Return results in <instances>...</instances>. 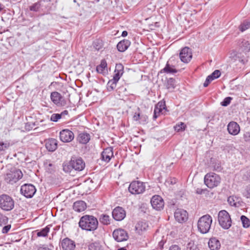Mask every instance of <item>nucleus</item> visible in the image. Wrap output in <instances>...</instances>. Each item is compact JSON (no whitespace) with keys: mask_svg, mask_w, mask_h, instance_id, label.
I'll return each instance as SVG.
<instances>
[{"mask_svg":"<svg viewBox=\"0 0 250 250\" xmlns=\"http://www.w3.org/2000/svg\"><path fill=\"white\" fill-rule=\"evenodd\" d=\"M89 250H102V246L99 242H95L88 245Z\"/></svg>","mask_w":250,"mask_h":250,"instance_id":"37","label":"nucleus"},{"mask_svg":"<svg viewBox=\"0 0 250 250\" xmlns=\"http://www.w3.org/2000/svg\"><path fill=\"white\" fill-rule=\"evenodd\" d=\"M173 67V66H170L168 62L162 70L167 73H175L177 72V70Z\"/></svg>","mask_w":250,"mask_h":250,"instance_id":"33","label":"nucleus"},{"mask_svg":"<svg viewBox=\"0 0 250 250\" xmlns=\"http://www.w3.org/2000/svg\"><path fill=\"white\" fill-rule=\"evenodd\" d=\"M160 114H158V113H156L154 111V114L153 116V118L154 120H156L157 118L159 116Z\"/></svg>","mask_w":250,"mask_h":250,"instance_id":"62","label":"nucleus"},{"mask_svg":"<svg viewBox=\"0 0 250 250\" xmlns=\"http://www.w3.org/2000/svg\"><path fill=\"white\" fill-rule=\"evenodd\" d=\"M114 72L113 79L109 80L107 84L108 91H112L116 87L117 83L124 73L123 65L121 63L117 64Z\"/></svg>","mask_w":250,"mask_h":250,"instance_id":"4","label":"nucleus"},{"mask_svg":"<svg viewBox=\"0 0 250 250\" xmlns=\"http://www.w3.org/2000/svg\"><path fill=\"white\" fill-rule=\"evenodd\" d=\"M74 169L72 167L71 161L69 162L65 163L63 164V170L66 173H70L71 171Z\"/></svg>","mask_w":250,"mask_h":250,"instance_id":"36","label":"nucleus"},{"mask_svg":"<svg viewBox=\"0 0 250 250\" xmlns=\"http://www.w3.org/2000/svg\"><path fill=\"white\" fill-rule=\"evenodd\" d=\"M41 1H39L29 6V9L31 11L37 12L39 11L40 9L41 8Z\"/></svg>","mask_w":250,"mask_h":250,"instance_id":"35","label":"nucleus"},{"mask_svg":"<svg viewBox=\"0 0 250 250\" xmlns=\"http://www.w3.org/2000/svg\"><path fill=\"white\" fill-rule=\"evenodd\" d=\"M74 138L72 131L68 129H64L60 132V140L64 143H69Z\"/></svg>","mask_w":250,"mask_h":250,"instance_id":"12","label":"nucleus"},{"mask_svg":"<svg viewBox=\"0 0 250 250\" xmlns=\"http://www.w3.org/2000/svg\"><path fill=\"white\" fill-rule=\"evenodd\" d=\"M90 140L89 134L86 132L80 133L77 137V140L80 144H86Z\"/></svg>","mask_w":250,"mask_h":250,"instance_id":"25","label":"nucleus"},{"mask_svg":"<svg viewBox=\"0 0 250 250\" xmlns=\"http://www.w3.org/2000/svg\"><path fill=\"white\" fill-rule=\"evenodd\" d=\"M50 99L52 102L58 106H64L66 104V101L64 97L58 92L51 93Z\"/></svg>","mask_w":250,"mask_h":250,"instance_id":"10","label":"nucleus"},{"mask_svg":"<svg viewBox=\"0 0 250 250\" xmlns=\"http://www.w3.org/2000/svg\"><path fill=\"white\" fill-rule=\"evenodd\" d=\"M68 111L66 110H65L63 111L61 113H60V115H61V117L62 118L64 116L68 115Z\"/></svg>","mask_w":250,"mask_h":250,"instance_id":"61","label":"nucleus"},{"mask_svg":"<svg viewBox=\"0 0 250 250\" xmlns=\"http://www.w3.org/2000/svg\"><path fill=\"white\" fill-rule=\"evenodd\" d=\"M35 126V124H33L32 126H31L30 124L28 123L25 125V128L28 130H30L33 128V127Z\"/></svg>","mask_w":250,"mask_h":250,"instance_id":"58","label":"nucleus"},{"mask_svg":"<svg viewBox=\"0 0 250 250\" xmlns=\"http://www.w3.org/2000/svg\"><path fill=\"white\" fill-rule=\"evenodd\" d=\"M218 219L219 225L224 229H228L231 227V219L227 211L222 210L219 211Z\"/></svg>","mask_w":250,"mask_h":250,"instance_id":"7","label":"nucleus"},{"mask_svg":"<svg viewBox=\"0 0 250 250\" xmlns=\"http://www.w3.org/2000/svg\"><path fill=\"white\" fill-rule=\"evenodd\" d=\"M186 127V125L184 123L181 122L180 124L176 125L174 126L175 130L177 132H180L181 131H183L185 130Z\"/></svg>","mask_w":250,"mask_h":250,"instance_id":"43","label":"nucleus"},{"mask_svg":"<svg viewBox=\"0 0 250 250\" xmlns=\"http://www.w3.org/2000/svg\"><path fill=\"white\" fill-rule=\"evenodd\" d=\"M23 176L21 171L15 167L7 170L3 175L4 181L8 184L13 185L22 178Z\"/></svg>","mask_w":250,"mask_h":250,"instance_id":"2","label":"nucleus"},{"mask_svg":"<svg viewBox=\"0 0 250 250\" xmlns=\"http://www.w3.org/2000/svg\"><path fill=\"white\" fill-rule=\"evenodd\" d=\"M50 230L49 226H46L45 228L42 229L40 230H37V235L38 237H45L47 236L48 233Z\"/></svg>","mask_w":250,"mask_h":250,"instance_id":"32","label":"nucleus"},{"mask_svg":"<svg viewBox=\"0 0 250 250\" xmlns=\"http://www.w3.org/2000/svg\"><path fill=\"white\" fill-rule=\"evenodd\" d=\"M228 130L230 134L236 135L240 132V126L235 122H230L228 125Z\"/></svg>","mask_w":250,"mask_h":250,"instance_id":"19","label":"nucleus"},{"mask_svg":"<svg viewBox=\"0 0 250 250\" xmlns=\"http://www.w3.org/2000/svg\"><path fill=\"white\" fill-rule=\"evenodd\" d=\"M209 78V77L208 76L207 77L206 80V81H206V82L208 83H209H209H210L212 80H211V79Z\"/></svg>","mask_w":250,"mask_h":250,"instance_id":"63","label":"nucleus"},{"mask_svg":"<svg viewBox=\"0 0 250 250\" xmlns=\"http://www.w3.org/2000/svg\"><path fill=\"white\" fill-rule=\"evenodd\" d=\"M127 35V32L126 31H124L122 33V36L123 37H126Z\"/></svg>","mask_w":250,"mask_h":250,"instance_id":"64","label":"nucleus"},{"mask_svg":"<svg viewBox=\"0 0 250 250\" xmlns=\"http://www.w3.org/2000/svg\"><path fill=\"white\" fill-rule=\"evenodd\" d=\"M93 46L96 50H100L103 47V41L100 39H96L93 42Z\"/></svg>","mask_w":250,"mask_h":250,"instance_id":"31","label":"nucleus"},{"mask_svg":"<svg viewBox=\"0 0 250 250\" xmlns=\"http://www.w3.org/2000/svg\"><path fill=\"white\" fill-rule=\"evenodd\" d=\"M112 235L114 239L117 242L126 241L128 238L127 232L122 229H118L114 230Z\"/></svg>","mask_w":250,"mask_h":250,"instance_id":"11","label":"nucleus"},{"mask_svg":"<svg viewBox=\"0 0 250 250\" xmlns=\"http://www.w3.org/2000/svg\"><path fill=\"white\" fill-rule=\"evenodd\" d=\"M142 118H144V120H146V117L141 116L140 114H135L133 116V119L134 121H138Z\"/></svg>","mask_w":250,"mask_h":250,"instance_id":"52","label":"nucleus"},{"mask_svg":"<svg viewBox=\"0 0 250 250\" xmlns=\"http://www.w3.org/2000/svg\"><path fill=\"white\" fill-rule=\"evenodd\" d=\"M113 156V148L112 147H107L104 149L101 153V158L102 160L109 162L111 157Z\"/></svg>","mask_w":250,"mask_h":250,"instance_id":"20","label":"nucleus"},{"mask_svg":"<svg viewBox=\"0 0 250 250\" xmlns=\"http://www.w3.org/2000/svg\"><path fill=\"white\" fill-rule=\"evenodd\" d=\"M61 118H62V117L60 114L54 113L51 116L50 120L54 122H57Z\"/></svg>","mask_w":250,"mask_h":250,"instance_id":"44","label":"nucleus"},{"mask_svg":"<svg viewBox=\"0 0 250 250\" xmlns=\"http://www.w3.org/2000/svg\"><path fill=\"white\" fill-rule=\"evenodd\" d=\"M208 246L210 250H218L221 247V243L216 238L212 237L208 242Z\"/></svg>","mask_w":250,"mask_h":250,"instance_id":"22","label":"nucleus"},{"mask_svg":"<svg viewBox=\"0 0 250 250\" xmlns=\"http://www.w3.org/2000/svg\"><path fill=\"white\" fill-rule=\"evenodd\" d=\"M241 220L244 228H248L250 226V220L245 216L242 215Z\"/></svg>","mask_w":250,"mask_h":250,"instance_id":"39","label":"nucleus"},{"mask_svg":"<svg viewBox=\"0 0 250 250\" xmlns=\"http://www.w3.org/2000/svg\"><path fill=\"white\" fill-rule=\"evenodd\" d=\"M112 217L116 221H120L123 220L126 216V212L121 207L115 208L112 211Z\"/></svg>","mask_w":250,"mask_h":250,"instance_id":"16","label":"nucleus"},{"mask_svg":"<svg viewBox=\"0 0 250 250\" xmlns=\"http://www.w3.org/2000/svg\"><path fill=\"white\" fill-rule=\"evenodd\" d=\"M145 184L139 181L132 182L128 187L129 191L134 194L142 193L145 191Z\"/></svg>","mask_w":250,"mask_h":250,"instance_id":"8","label":"nucleus"},{"mask_svg":"<svg viewBox=\"0 0 250 250\" xmlns=\"http://www.w3.org/2000/svg\"><path fill=\"white\" fill-rule=\"evenodd\" d=\"M231 100H232L231 97H226L221 103V104L223 106H227L230 104Z\"/></svg>","mask_w":250,"mask_h":250,"instance_id":"46","label":"nucleus"},{"mask_svg":"<svg viewBox=\"0 0 250 250\" xmlns=\"http://www.w3.org/2000/svg\"><path fill=\"white\" fill-rule=\"evenodd\" d=\"M246 196L248 198H250V187H249L247 190Z\"/></svg>","mask_w":250,"mask_h":250,"instance_id":"60","label":"nucleus"},{"mask_svg":"<svg viewBox=\"0 0 250 250\" xmlns=\"http://www.w3.org/2000/svg\"><path fill=\"white\" fill-rule=\"evenodd\" d=\"M239 62L242 63L243 64H246L248 62V59L247 57H245L244 58H240L239 59Z\"/></svg>","mask_w":250,"mask_h":250,"instance_id":"56","label":"nucleus"},{"mask_svg":"<svg viewBox=\"0 0 250 250\" xmlns=\"http://www.w3.org/2000/svg\"><path fill=\"white\" fill-rule=\"evenodd\" d=\"M98 224L97 219L92 215H89L82 216L79 222V227L82 229L90 231L96 230L98 228Z\"/></svg>","mask_w":250,"mask_h":250,"instance_id":"1","label":"nucleus"},{"mask_svg":"<svg viewBox=\"0 0 250 250\" xmlns=\"http://www.w3.org/2000/svg\"><path fill=\"white\" fill-rule=\"evenodd\" d=\"M155 106H156L158 108L162 109L163 111L164 110V112L167 111L166 103H165V101H164L163 100H162V101L159 102Z\"/></svg>","mask_w":250,"mask_h":250,"instance_id":"42","label":"nucleus"},{"mask_svg":"<svg viewBox=\"0 0 250 250\" xmlns=\"http://www.w3.org/2000/svg\"><path fill=\"white\" fill-rule=\"evenodd\" d=\"M37 250H51L50 249L45 246V245L37 246Z\"/></svg>","mask_w":250,"mask_h":250,"instance_id":"51","label":"nucleus"},{"mask_svg":"<svg viewBox=\"0 0 250 250\" xmlns=\"http://www.w3.org/2000/svg\"><path fill=\"white\" fill-rule=\"evenodd\" d=\"M245 176H246L247 180L250 181V170H248L246 172L245 174Z\"/></svg>","mask_w":250,"mask_h":250,"instance_id":"59","label":"nucleus"},{"mask_svg":"<svg viewBox=\"0 0 250 250\" xmlns=\"http://www.w3.org/2000/svg\"><path fill=\"white\" fill-rule=\"evenodd\" d=\"M44 166L46 170L50 173L53 172L55 170V166L50 160H46L44 162Z\"/></svg>","mask_w":250,"mask_h":250,"instance_id":"28","label":"nucleus"},{"mask_svg":"<svg viewBox=\"0 0 250 250\" xmlns=\"http://www.w3.org/2000/svg\"><path fill=\"white\" fill-rule=\"evenodd\" d=\"M166 86L168 89H173L175 87V80L172 78H169L166 83Z\"/></svg>","mask_w":250,"mask_h":250,"instance_id":"34","label":"nucleus"},{"mask_svg":"<svg viewBox=\"0 0 250 250\" xmlns=\"http://www.w3.org/2000/svg\"><path fill=\"white\" fill-rule=\"evenodd\" d=\"M99 221L104 225H108L110 224L111 218L109 215L102 214L99 217Z\"/></svg>","mask_w":250,"mask_h":250,"instance_id":"30","label":"nucleus"},{"mask_svg":"<svg viewBox=\"0 0 250 250\" xmlns=\"http://www.w3.org/2000/svg\"><path fill=\"white\" fill-rule=\"evenodd\" d=\"M15 201L10 196L6 194L0 195V208L5 211H10L13 209Z\"/></svg>","mask_w":250,"mask_h":250,"instance_id":"5","label":"nucleus"},{"mask_svg":"<svg viewBox=\"0 0 250 250\" xmlns=\"http://www.w3.org/2000/svg\"><path fill=\"white\" fill-rule=\"evenodd\" d=\"M240 47L242 51L244 53L249 52L250 51V43L248 41L243 40L240 44Z\"/></svg>","mask_w":250,"mask_h":250,"instance_id":"29","label":"nucleus"},{"mask_svg":"<svg viewBox=\"0 0 250 250\" xmlns=\"http://www.w3.org/2000/svg\"><path fill=\"white\" fill-rule=\"evenodd\" d=\"M10 146L9 143L6 142L4 143L3 142H0V151H4L5 149H7Z\"/></svg>","mask_w":250,"mask_h":250,"instance_id":"47","label":"nucleus"},{"mask_svg":"<svg viewBox=\"0 0 250 250\" xmlns=\"http://www.w3.org/2000/svg\"><path fill=\"white\" fill-rule=\"evenodd\" d=\"M169 250H180V248L177 245H172L170 248Z\"/></svg>","mask_w":250,"mask_h":250,"instance_id":"57","label":"nucleus"},{"mask_svg":"<svg viewBox=\"0 0 250 250\" xmlns=\"http://www.w3.org/2000/svg\"><path fill=\"white\" fill-rule=\"evenodd\" d=\"M58 141L54 138L49 139L45 141V147L49 151H54L57 148Z\"/></svg>","mask_w":250,"mask_h":250,"instance_id":"21","label":"nucleus"},{"mask_svg":"<svg viewBox=\"0 0 250 250\" xmlns=\"http://www.w3.org/2000/svg\"><path fill=\"white\" fill-rule=\"evenodd\" d=\"M8 222V218L0 213V226L5 225Z\"/></svg>","mask_w":250,"mask_h":250,"instance_id":"45","label":"nucleus"},{"mask_svg":"<svg viewBox=\"0 0 250 250\" xmlns=\"http://www.w3.org/2000/svg\"><path fill=\"white\" fill-rule=\"evenodd\" d=\"M107 68V63L104 60H102L101 63L96 67V70L98 73L100 74H104Z\"/></svg>","mask_w":250,"mask_h":250,"instance_id":"27","label":"nucleus"},{"mask_svg":"<svg viewBox=\"0 0 250 250\" xmlns=\"http://www.w3.org/2000/svg\"><path fill=\"white\" fill-rule=\"evenodd\" d=\"M208 191L207 188L202 189L201 188H197L195 190V193L197 194H202L205 191Z\"/></svg>","mask_w":250,"mask_h":250,"instance_id":"50","label":"nucleus"},{"mask_svg":"<svg viewBox=\"0 0 250 250\" xmlns=\"http://www.w3.org/2000/svg\"><path fill=\"white\" fill-rule=\"evenodd\" d=\"M163 110L158 108L156 106H155L154 111L156 113H158V114H160L161 113L162 114H164V113L163 112Z\"/></svg>","mask_w":250,"mask_h":250,"instance_id":"55","label":"nucleus"},{"mask_svg":"<svg viewBox=\"0 0 250 250\" xmlns=\"http://www.w3.org/2000/svg\"><path fill=\"white\" fill-rule=\"evenodd\" d=\"M130 42L127 40H123L119 42L117 45V48L120 52L125 51L130 46Z\"/></svg>","mask_w":250,"mask_h":250,"instance_id":"24","label":"nucleus"},{"mask_svg":"<svg viewBox=\"0 0 250 250\" xmlns=\"http://www.w3.org/2000/svg\"><path fill=\"white\" fill-rule=\"evenodd\" d=\"M181 61L185 63L188 62L192 57L191 49L188 47L183 48L179 54Z\"/></svg>","mask_w":250,"mask_h":250,"instance_id":"14","label":"nucleus"},{"mask_svg":"<svg viewBox=\"0 0 250 250\" xmlns=\"http://www.w3.org/2000/svg\"><path fill=\"white\" fill-rule=\"evenodd\" d=\"M21 192L26 198H32L36 192L35 186L32 184H25L21 186Z\"/></svg>","mask_w":250,"mask_h":250,"instance_id":"9","label":"nucleus"},{"mask_svg":"<svg viewBox=\"0 0 250 250\" xmlns=\"http://www.w3.org/2000/svg\"><path fill=\"white\" fill-rule=\"evenodd\" d=\"M61 243L63 250H74L76 247L75 242L67 237L63 239Z\"/></svg>","mask_w":250,"mask_h":250,"instance_id":"18","label":"nucleus"},{"mask_svg":"<svg viewBox=\"0 0 250 250\" xmlns=\"http://www.w3.org/2000/svg\"><path fill=\"white\" fill-rule=\"evenodd\" d=\"M220 176L215 173H207L204 177V183L209 188L217 187L220 183Z\"/></svg>","mask_w":250,"mask_h":250,"instance_id":"6","label":"nucleus"},{"mask_svg":"<svg viewBox=\"0 0 250 250\" xmlns=\"http://www.w3.org/2000/svg\"><path fill=\"white\" fill-rule=\"evenodd\" d=\"M150 203L152 208L157 210H161L164 207V200L159 195H154L151 199Z\"/></svg>","mask_w":250,"mask_h":250,"instance_id":"13","label":"nucleus"},{"mask_svg":"<svg viewBox=\"0 0 250 250\" xmlns=\"http://www.w3.org/2000/svg\"><path fill=\"white\" fill-rule=\"evenodd\" d=\"M70 161L75 170L81 171L85 167V163L81 158L72 157Z\"/></svg>","mask_w":250,"mask_h":250,"instance_id":"15","label":"nucleus"},{"mask_svg":"<svg viewBox=\"0 0 250 250\" xmlns=\"http://www.w3.org/2000/svg\"><path fill=\"white\" fill-rule=\"evenodd\" d=\"M73 208L75 211L81 212L86 208V204L83 201H77L74 203Z\"/></svg>","mask_w":250,"mask_h":250,"instance_id":"23","label":"nucleus"},{"mask_svg":"<svg viewBox=\"0 0 250 250\" xmlns=\"http://www.w3.org/2000/svg\"><path fill=\"white\" fill-rule=\"evenodd\" d=\"M191 245V244L190 243H189L188 244L187 249H189V250H196V249H197L196 246H194L193 245L192 246Z\"/></svg>","mask_w":250,"mask_h":250,"instance_id":"54","label":"nucleus"},{"mask_svg":"<svg viewBox=\"0 0 250 250\" xmlns=\"http://www.w3.org/2000/svg\"><path fill=\"white\" fill-rule=\"evenodd\" d=\"M220 71L219 70H215L208 76L209 77V78L211 79V80L213 81V80L219 78L220 76Z\"/></svg>","mask_w":250,"mask_h":250,"instance_id":"41","label":"nucleus"},{"mask_svg":"<svg viewBox=\"0 0 250 250\" xmlns=\"http://www.w3.org/2000/svg\"><path fill=\"white\" fill-rule=\"evenodd\" d=\"M249 28H250V21H244L239 27V30L242 32L245 31Z\"/></svg>","mask_w":250,"mask_h":250,"instance_id":"38","label":"nucleus"},{"mask_svg":"<svg viewBox=\"0 0 250 250\" xmlns=\"http://www.w3.org/2000/svg\"><path fill=\"white\" fill-rule=\"evenodd\" d=\"M212 217L208 214L203 215L198 221V229L202 234L209 232L212 224Z\"/></svg>","mask_w":250,"mask_h":250,"instance_id":"3","label":"nucleus"},{"mask_svg":"<svg viewBox=\"0 0 250 250\" xmlns=\"http://www.w3.org/2000/svg\"><path fill=\"white\" fill-rule=\"evenodd\" d=\"M238 200L236 197L230 196L228 198V202L229 204L231 206H237V200Z\"/></svg>","mask_w":250,"mask_h":250,"instance_id":"40","label":"nucleus"},{"mask_svg":"<svg viewBox=\"0 0 250 250\" xmlns=\"http://www.w3.org/2000/svg\"><path fill=\"white\" fill-rule=\"evenodd\" d=\"M243 138L246 142H250V132H246L243 134Z\"/></svg>","mask_w":250,"mask_h":250,"instance_id":"48","label":"nucleus"},{"mask_svg":"<svg viewBox=\"0 0 250 250\" xmlns=\"http://www.w3.org/2000/svg\"><path fill=\"white\" fill-rule=\"evenodd\" d=\"M140 209L142 212H146L147 210L146 205V204H142L140 207Z\"/></svg>","mask_w":250,"mask_h":250,"instance_id":"53","label":"nucleus"},{"mask_svg":"<svg viewBox=\"0 0 250 250\" xmlns=\"http://www.w3.org/2000/svg\"><path fill=\"white\" fill-rule=\"evenodd\" d=\"M174 217L176 221L179 223L186 221L188 218V213L186 210L183 209H177L174 213Z\"/></svg>","mask_w":250,"mask_h":250,"instance_id":"17","label":"nucleus"},{"mask_svg":"<svg viewBox=\"0 0 250 250\" xmlns=\"http://www.w3.org/2000/svg\"><path fill=\"white\" fill-rule=\"evenodd\" d=\"M11 225L5 226L2 229V233H7L11 229Z\"/></svg>","mask_w":250,"mask_h":250,"instance_id":"49","label":"nucleus"},{"mask_svg":"<svg viewBox=\"0 0 250 250\" xmlns=\"http://www.w3.org/2000/svg\"><path fill=\"white\" fill-rule=\"evenodd\" d=\"M148 227V224L143 221H139L135 226V229L137 232L141 234L143 231H145Z\"/></svg>","mask_w":250,"mask_h":250,"instance_id":"26","label":"nucleus"}]
</instances>
